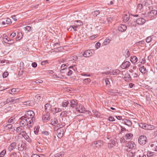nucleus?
<instances>
[{
    "label": "nucleus",
    "instance_id": "nucleus-1",
    "mask_svg": "<svg viewBox=\"0 0 157 157\" xmlns=\"http://www.w3.org/2000/svg\"><path fill=\"white\" fill-rule=\"evenodd\" d=\"M34 112L32 110L26 111L24 115L20 118L21 124L22 125H26L28 128L32 127L35 119Z\"/></svg>",
    "mask_w": 157,
    "mask_h": 157
},
{
    "label": "nucleus",
    "instance_id": "nucleus-2",
    "mask_svg": "<svg viewBox=\"0 0 157 157\" xmlns=\"http://www.w3.org/2000/svg\"><path fill=\"white\" fill-rule=\"evenodd\" d=\"M139 125L140 128L145 130H151L154 128V126L152 125L142 122L139 123Z\"/></svg>",
    "mask_w": 157,
    "mask_h": 157
},
{
    "label": "nucleus",
    "instance_id": "nucleus-3",
    "mask_svg": "<svg viewBox=\"0 0 157 157\" xmlns=\"http://www.w3.org/2000/svg\"><path fill=\"white\" fill-rule=\"evenodd\" d=\"M147 138L146 136L142 135L139 137L138 142L140 144L144 145L147 142Z\"/></svg>",
    "mask_w": 157,
    "mask_h": 157
},
{
    "label": "nucleus",
    "instance_id": "nucleus-4",
    "mask_svg": "<svg viewBox=\"0 0 157 157\" xmlns=\"http://www.w3.org/2000/svg\"><path fill=\"white\" fill-rule=\"evenodd\" d=\"M94 53V51L93 50H88L83 52L82 56L85 57H89L92 56Z\"/></svg>",
    "mask_w": 157,
    "mask_h": 157
},
{
    "label": "nucleus",
    "instance_id": "nucleus-5",
    "mask_svg": "<svg viewBox=\"0 0 157 157\" xmlns=\"http://www.w3.org/2000/svg\"><path fill=\"white\" fill-rule=\"evenodd\" d=\"M92 145L94 147L99 148L103 145V142L101 140L95 141L92 142Z\"/></svg>",
    "mask_w": 157,
    "mask_h": 157
},
{
    "label": "nucleus",
    "instance_id": "nucleus-6",
    "mask_svg": "<svg viewBox=\"0 0 157 157\" xmlns=\"http://www.w3.org/2000/svg\"><path fill=\"white\" fill-rule=\"evenodd\" d=\"M19 124L20 126L17 127L16 129V132L17 133H19V135H21L22 134V132H25L24 131L25 129L24 127L26 126V125H22L21 124V121L19 122Z\"/></svg>",
    "mask_w": 157,
    "mask_h": 157
},
{
    "label": "nucleus",
    "instance_id": "nucleus-7",
    "mask_svg": "<svg viewBox=\"0 0 157 157\" xmlns=\"http://www.w3.org/2000/svg\"><path fill=\"white\" fill-rule=\"evenodd\" d=\"M138 18L136 19V23L138 25H142L144 24L145 22V19L142 18V17H139Z\"/></svg>",
    "mask_w": 157,
    "mask_h": 157
},
{
    "label": "nucleus",
    "instance_id": "nucleus-8",
    "mask_svg": "<svg viewBox=\"0 0 157 157\" xmlns=\"http://www.w3.org/2000/svg\"><path fill=\"white\" fill-rule=\"evenodd\" d=\"M21 135L22 137H23L27 141L29 142H31V140L29 138V136L26 132H23Z\"/></svg>",
    "mask_w": 157,
    "mask_h": 157
},
{
    "label": "nucleus",
    "instance_id": "nucleus-9",
    "mask_svg": "<svg viewBox=\"0 0 157 157\" xmlns=\"http://www.w3.org/2000/svg\"><path fill=\"white\" fill-rule=\"evenodd\" d=\"M157 14V10H152L148 12V17L151 18L152 17L155 16Z\"/></svg>",
    "mask_w": 157,
    "mask_h": 157
},
{
    "label": "nucleus",
    "instance_id": "nucleus-10",
    "mask_svg": "<svg viewBox=\"0 0 157 157\" xmlns=\"http://www.w3.org/2000/svg\"><path fill=\"white\" fill-rule=\"evenodd\" d=\"M76 109V111L80 113H83L85 111V107L81 105L77 106Z\"/></svg>",
    "mask_w": 157,
    "mask_h": 157
},
{
    "label": "nucleus",
    "instance_id": "nucleus-11",
    "mask_svg": "<svg viewBox=\"0 0 157 157\" xmlns=\"http://www.w3.org/2000/svg\"><path fill=\"white\" fill-rule=\"evenodd\" d=\"M42 119L44 122H46L50 120V116L49 114L47 113L43 116Z\"/></svg>",
    "mask_w": 157,
    "mask_h": 157
},
{
    "label": "nucleus",
    "instance_id": "nucleus-12",
    "mask_svg": "<svg viewBox=\"0 0 157 157\" xmlns=\"http://www.w3.org/2000/svg\"><path fill=\"white\" fill-rule=\"evenodd\" d=\"M45 111L48 113L50 111H52L51 105L48 103H47L44 106Z\"/></svg>",
    "mask_w": 157,
    "mask_h": 157
},
{
    "label": "nucleus",
    "instance_id": "nucleus-13",
    "mask_svg": "<svg viewBox=\"0 0 157 157\" xmlns=\"http://www.w3.org/2000/svg\"><path fill=\"white\" fill-rule=\"evenodd\" d=\"M16 144L15 142L11 143L8 147V150L9 151H11L14 149L16 147Z\"/></svg>",
    "mask_w": 157,
    "mask_h": 157
},
{
    "label": "nucleus",
    "instance_id": "nucleus-14",
    "mask_svg": "<svg viewBox=\"0 0 157 157\" xmlns=\"http://www.w3.org/2000/svg\"><path fill=\"white\" fill-rule=\"evenodd\" d=\"M118 30L121 32L125 31L127 29V27L124 25H120L118 27Z\"/></svg>",
    "mask_w": 157,
    "mask_h": 157
},
{
    "label": "nucleus",
    "instance_id": "nucleus-15",
    "mask_svg": "<svg viewBox=\"0 0 157 157\" xmlns=\"http://www.w3.org/2000/svg\"><path fill=\"white\" fill-rule=\"evenodd\" d=\"M130 65V63L129 62L125 61L122 63L121 67L123 69H125L129 67Z\"/></svg>",
    "mask_w": 157,
    "mask_h": 157
},
{
    "label": "nucleus",
    "instance_id": "nucleus-16",
    "mask_svg": "<svg viewBox=\"0 0 157 157\" xmlns=\"http://www.w3.org/2000/svg\"><path fill=\"white\" fill-rule=\"evenodd\" d=\"M78 104L77 100H72L70 101L71 106L72 108H74L76 107Z\"/></svg>",
    "mask_w": 157,
    "mask_h": 157
},
{
    "label": "nucleus",
    "instance_id": "nucleus-17",
    "mask_svg": "<svg viewBox=\"0 0 157 157\" xmlns=\"http://www.w3.org/2000/svg\"><path fill=\"white\" fill-rule=\"evenodd\" d=\"M25 144V143L21 142V145L20 144L18 146V150L19 151H22L24 149Z\"/></svg>",
    "mask_w": 157,
    "mask_h": 157
},
{
    "label": "nucleus",
    "instance_id": "nucleus-18",
    "mask_svg": "<svg viewBox=\"0 0 157 157\" xmlns=\"http://www.w3.org/2000/svg\"><path fill=\"white\" fill-rule=\"evenodd\" d=\"M11 19L8 18H7L6 20H5L4 21H3L2 22V24L3 25H5L6 24H11Z\"/></svg>",
    "mask_w": 157,
    "mask_h": 157
},
{
    "label": "nucleus",
    "instance_id": "nucleus-19",
    "mask_svg": "<svg viewBox=\"0 0 157 157\" xmlns=\"http://www.w3.org/2000/svg\"><path fill=\"white\" fill-rule=\"evenodd\" d=\"M123 121L124 124L128 126H130L132 125V122L129 120L127 119H123Z\"/></svg>",
    "mask_w": 157,
    "mask_h": 157
},
{
    "label": "nucleus",
    "instance_id": "nucleus-20",
    "mask_svg": "<svg viewBox=\"0 0 157 157\" xmlns=\"http://www.w3.org/2000/svg\"><path fill=\"white\" fill-rule=\"evenodd\" d=\"M61 111L62 109L60 108L56 107L53 108L52 109V112L54 114L61 112Z\"/></svg>",
    "mask_w": 157,
    "mask_h": 157
},
{
    "label": "nucleus",
    "instance_id": "nucleus-21",
    "mask_svg": "<svg viewBox=\"0 0 157 157\" xmlns=\"http://www.w3.org/2000/svg\"><path fill=\"white\" fill-rule=\"evenodd\" d=\"M135 144L133 142H128L127 144V147L129 149L133 148Z\"/></svg>",
    "mask_w": 157,
    "mask_h": 157
},
{
    "label": "nucleus",
    "instance_id": "nucleus-22",
    "mask_svg": "<svg viewBox=\"0 0 157 157\" xmlns=\"http://www.w3.org/2000/svg\"><path fill=\"white\" fill-rule=\"evenodd\" d=\"M64 155V152L62 151L57 153L55 155L52 156L50 157H63Z\"/></svg>",
    "mask_w": 157,
    "mask_h": 157
},
{
    "label": "nucleus",
    "instance_id": "nucleus-23",
    "mask_svg": "<svg viewBox=\"0 0 157 157\" xmlns=\"http://www.w3.org/2000/svg\"><path fill=\"white\" fill-rule=\"evenodd\" d=\"M123 54L126 58L129 57L130 55V53L129 50L127 49H124Z\"/></svg>",
    "mask_w": 157,
    "mask_h": 157
},
{
    "label": "nucleus",
    "instance_id": "nucleus-24",
    "mask_svg": "<svg viewBox=\"0 0 157 157\" xmlns=\"http://www.w3.org/2000/svg\"><path fill=\"white\" fill-rule=\"evenodd\" d=\"M133 136V135L131 133H127L124 136V137L126 140L130 139Z\"/></svg>",
    "mask_w": 157,
    "mask_h": 157
},
{
    "label": "nucleus",
    "instance_id": "nucleus-25",
    "mask_svg": "<svg viewBox=\"0 0 157 157\" xmlns=\"http://www.w3.org/2000/svg\"><path fill=\"white\" fill-rule=\"evenodd\" d=\"M4 41L6 43H8V42L12 40H10L6 35H4L2 37Z\"/></svg>",
    "mask_w": 157,
    "mask_h": 157
},
{
    "label": "nucleus",
    "instance_id": "nucleus-26",
    "mask_svg": "<svg viewBox=\"0 0 157 157\" xmlns=\"http://www.w3.org/2000/svg\"><path fill=\"white\" fill-rule=\"evenodd\" d=\"M110 142H111L109 143L108 144V147L109 148H112L116 144V142L114 141L111 140Z\"/></svg>",
    "mask_w": 157,
    "mask_h": 157
},
{
    "label": "nucleus",
    "instance_id": "nucleus-27",
    "mask_svg": "<svg viewBox=\"0 0 157 157\" xmlns=\"http://www.w3.org/2000/svg\"><path fill=\"white\" fill-rule=\"evenodd\" d=\"M123 21L124 22H126L128 21L129 19V15L125 14L123 16Z\"/></svg>",
    "mask_w": 157,
    "mask_h": 157
},
{
    "label": "nucleus",
    "instance_id": "nucleus-28",
    "mask_svg": "<svg viewBox=\"0 0 157 157\" xmlns=\"http://www.w3.org/2000/svg\"><path fill=\"white\" fill-rule=\"evenodd\" d=\"M139 70L143 74H145L147 72V70L146 68L144 67V66H142L140 68Z\"/></svg>",
    "mask_w": 157,
    "mask_h": 157
},
{
    "label": "nucleus",
    "instance_id": "nucleus-29",
    "mask_svg": "<svg viewBox=\"0 0 157 157\" xmlns=\"http://www.w3.org/2000/svg\"><path fill=\"white\" fill-rule=\"evenodd\" d=\"M130 60L132 63H135L137 62V58L136 56H131Z\"/></svg>",
    "mask_w": 157,
    "mask_h": 157
},
{
    "label": "nucleus",
    "instance_id": "nucleus-30",
    "mask_svg": "<svg viewBox=\"0 0 157 157\" xmlns=\"http://www.w3.org/2000/svg\"><path fill=\"white\" fill-rule=\"evenodd\" d=\"M120 71L118 69H115L112 71H110V74L115 75H117L120 73Z\"/></svg>",
    "mask_w": 157,
    "mask_h": 157
},
{
    "label": "nucleus",
    "instance_id": "nucleus-31",
    "mask_svg": "<svg viewBox=\"0 0 157 157\" xmlns=\"http://www.w3.org/2000/svg\"><path fill=\"white\" fill-rule=\"evenodd\" d=\"M100 13V12L99 10H96L94 12H93L91 13L92 15L96 17Z\"/></svg>",
    "mask_w": 157,
    "mask_h": 157
},
{
    "label": "nucleus",
    "instance_id": "nucleus-32",
    "mask_svg": "<svg viewBox=\"0 0 157 157\" xmlns=\"http://www.w3.org/2000/svg\"><path fill=\"white\" fill-rule=\"evenodd\" d=\"M58 120L54 118V119L52 120V124L54 126H57L58 127Z\"/></svg>",
    "mask_w": 157,
    "mask_h": 157
},
{
    "label": "nucleus",
    "instance_id": "nucleus-33",
    "mask_svg": "<svg viewBox=\"0 0 157 157\" xmlns=\"http://www.w3.org/2000/svg\"><path fill=\"white\" fill-rule=\"evenodd\" d=\"M91 81L90 79V78H87L83 80V83L84 84H89Z\"/></svg>",
    "mask_w": 157,
    "mask_h": 157
},
{
    "label": "nucleus",
    "instance_id": "nucleus-34",
    "mask_svg": "<svg viewBox=\"0 0 157 157\" xmlns=\"http://www.w3.org/2000/svg\"><path fill=\"white\" fill-rule=\"evenodd\" d=\"M78 27V26H70L69 28L68 29V30H70L71 31H72L71 29L72 28L74 31H77V28Z\"/></svg>",
    "mask_w": 157,
    "mask_h": 157
},
{
    "label": "nucleus",
    "instance_id": "nucleus-35",
    "mask_svg": "<svg viewBox=\"0 0 157 157\" xmlns=\"http://www.w3.org/2000/svg\"><path fill=\"white\" fill-rule=\"evenodd\" d=\"M68 104V101H67L65 100L63 102L62 106L63 107H66L67 106Z\"/></svg>",
    "mask_w": 157,
    "mask_h": 157
},
{
    "label": "nucleus",
    "instance_id": "nucleus-36",
    "mask_svg": "<svg viewBox=\"0 0 157 157\" xmlns=\"http://www.w3.org/2000/svg\"><path fill=\"white\" fill-rule=\"evenodd\" d=\"M17 89L16 88H12L11 90L8 91V93L12 94H15Z\"/></svg>",
    "mask_w": 157,
    "mask_h": 157
},
{
    "label": "nucleus",
    "instance_id": "nucleus-37",
    "mask_svg": "<svg viewBox=\"0 0 157 157\" xmlns=\"http://www.w3.org/2000/svg\"><path fill=\"white\" fill-rule=\"evenodd\" d=\"M124 78H126V79H125V81L130 80L131 79V76H130V75H129L128 73H127V74H125V76Z\"/></svg>",
    "mask_w": 157,
    "mask_h": 157
},
{
    "label": "nucleus",
    "instance_id": "nucleus-38",
    "mask_svg": "<svg viewBox=\"0 0 157 157\" xmlns=\"http://www.w3.org/2000/svg\"><path fill=\"white\" fill-rule=\"evenodd\" d=\"M155 152L148 151L147 153V156L148 157H151L153 156Z\"/></svg>",
    "mask_w": 157,
    "mask_h": 157
},
{
    "label": "nucleus",
    "instance_id": "nucleus-39",
    "mask_svg": "<svg viewBox=\"0 0 157 157\" xmlns=\"http://www.w3.org/2000/svg\"><path fill=\"white\" fill-rule=\"evenodd\" d=\"M39 128L40 127L38 126H37L36 127H35L34 128V132L35 134L37 135L38 134Z\"/></svg>",
    "mask_w": 157,
    "mask_h": 157
},
{
    "label": "nucleus",
    "instance_id": "nucleus-40",
    "mask_svg": "<svg viewBox=\"0 0 157 157\" xmlns=\"http://www.w3.org/2000/svg\"><path fill=\"white\" fill-rule=\"evenodd\" d=\"M73 67H74V66H70L69 67V68L67 69L68 70V71L67 72L68 75H70L72 74V71L71 70V69H70V68H72Z\"/></svg>",
    "mask_w": 157,
    "mask_h": 157
},
{
    "label": "nucleus",
    "instance_id": "nucleus-41",
    "mask_svg": "<svg viewBox=\"0 0 157 157\" xmlns=\"http://www.w3.org/2000/svg\"><path fill=\"white\" fill-rule=\"evenodd\" d=\"M71 60H73L74 61H76L78 59V57L75 55H73L71 56Z\"/></svg>",
    "mask_w": 157,
    "mask_h": 157
},
{
    "label": "nucleus",
    "instance_id": "nucleus-42",
    "mask_svg": "<svg viewBox=\"0 0 157 157\" xmlns=\"http://www.w3.org/2000/svg\"><path fill=\"white\" fill-rule=\"evenodd\" d=\"M67 67H68V65L67 64H62L61 67V69H67Z\"/></svg>",
    "mask_w": 157,
    "mask_h": 157
},
{
    "label": "nucleus",
    "instance_id": "nucleus-43",
    "mask_svg": "<svg viewBox=\"0 0 157 157\" xmlns=\"http://www.w3.org/2000/svg\"><path fill=\"white\" fill-rule=\"evenodd\" d=\"M110 40H109V39L106 38L104 41L103 43V44H104V45H106L110 42Z\"/></svg>",
    "mask_w": 157,
    "mask_h": 157
},
{
    "label": "nucleus",
    "instance_id": "nucleus-44",
    "mask_svg": "<svg viewBox=\"0 0 157 157\" xmlns=\"http://www.w3.org/2000/svg\"><path fill=\"white\" fill-rule=\"evenodd\" d=\"M6 152V150H3L0 153V157H3Z\"/></svg>",
    "mask_w": 157,
    "mask_h": 157
},
{
    "label": "nucleus",
    "instance_id": "nucleus-45",
    "mask_svg": "<svg viewBox=\"0 0 157 157\" xmlns=\"http://www.w3.org/2000/svg\"><path fill=\"white\" fill-rule=\"evenodd\" d=\"M31 104L32 103L30 101H28L24 102V104L26 105L31 106Z\"/></svg>",
    "mask_w": 157,
    "mask_h": 157
},
{
    "label": "nucleus",
    "instance_id": "nucleus-46",
    "mask_svg": "<svg viewBox=\"0 0 157 157\" xmlns=\"http://www.w3.org/2000/svg\"><path fill=\"white\" fill-rule=\"evenodd\" d=\"M8 72L7 71H5L3 73L2 75L3 77V78H6L8 76Z\"/></svg>",
    "mask_w": 157,
    "mask_h": 157
},
{
    "label": "nucleus",
    "instance_id": "nucleus-47",
    "mask_svg": "<svg viewBox=\"0 0 157 157\" xmlns=\"http://www.w3.org/2000/svg\"><path fill=\"white\" fill-rule=\"evenodd\" d=\"M144 40H141L137 42L136 43V44L137 45H139L141 46L142 45H144Z\"/></svg>",
    "mask_w": 157,
    "mask_h": 157
},
{
    "label": "nucleus",
    "instance_id": "nucleus-48",
    "mask_svg": "<svg viewBox=\"0 0 157 157\" xmlns=\"http://www.w3.org/2000/svg\"><path fill=\"white\" fill-rule=\"evenodd\" d=\"M152 39L151 36H149L146 39V41L147 43H150Z\"/></svg>",
    "mask_w": 157,
    "mask_h": 157
},
{
    "label": "nucleus",
    "instance_id": "nucleus-49",
    "mask_svg": "<svg viewBox=\"0 0 157 157\" xmlns=\"http://www.w3.org/2000/svg\"><path fill=\"white\" fill-rule=\"evenodd\" d=\"M137 7V9L141 10L143 8V4H139L138 5Z\"/></svg>",
    "mask_w": 157,
    "mask_h": 157
},
{
    "label": "nucleus",
    "instance_id": "nucleus-50",
    "mask_svg": "<svg viewBox=\"0 0 157 157\" xmlns=\"http://www.w3.org/2000/svg\"><path fill=\"white\" fill-rule=\"evenodd\" d=\"M8 129H11L12 128L13 125L11 124H7L6 126Z\"/></svg>",
    "mask_w": 157,
    "mask_h": 157
},
{
    "label": "nucleus",
    "instance_id": "nucleus-51",
    "mask_svg": "<svg viewBox=\"0 0 157 157\" xmlns=\"http://www.w3.org/2000/svg\"><path fill=\"white\" fill-rule=\"evenodd\" d=\"M108 120L110 121H115V119L113 117H109L108 119Z\"/></svg>",
    "mask_w": 157,
    "mask_h": 157
},
{
    "label": "nucleus",
    "instance_id": "nucleus-52",
    "mask_svg": "<svg viewBox=\"0 0 157 157\" xmlns=\"http://www.w3.org/2000/svg\"><path fill=\"white\" fill-rule=\"evenodd\" d=\"M25 29L28 32H30L31 30V27L30 26H27L25 27Z\"/></svg>",
    "mask_w": 157,
    "mask_h": 157
},
{
    "label": "nucleus",
    "instance_id": "nucleus-53",
    "mask_svg": "<svg viewBox=\"0 0 157 157\" xmlns=\"http://www.w3.org/2000/svg\"><path fill=\"white\" fill-rule=\"evenodd\" d=\"M139 75H139L138 73L136 72L135 73L132 75V76H133L134 78H137L139 77Z\"/></svg>",
    "mask_w": 157,
    "mask_h": 157
},
{
    "label": "nucleus",
    "instance_id": "nucleus-54",
    "mask_svg": "<svg viewBox=\"0 0 157 157\" xmlns=\"http://www.w3.org/2000/svg\"><path fill=\"white\" fill-rule=\"evenodd\" d=\"M125 140L126 139H125L124 136H123L120 138V141L121 143H124L125 142Z\"/></svg>",
    "mask_w": 157,
    "mask_h": 157
},
{
    "label": "nucleus",
    "instance_id": "nucleus-55",
    "mask_svg": "<svg viewBox=\"0 0 157 157\" xmlns=\"http://www.w3.org/2000/svg\"><path fill=\"white\" fill-rule=\"evenodd\" d=\"M17 154L16 152H14L11 153L10 157H15L17 156Z\"/></svg>",
    "mask_w": 157,
    "mask_h": 157
},
{
    "label": "nucleus",
    "instance_id": "nucleus-56",
    "mask_svg": "<svg viewBox=\"0 0 157 157\" xmlns=\"http://www.w3.org/2000/svg\"><path fill=\"white\" fill-rule=\"evenodd\" d=\"M128 155L130 157H134L135 156V153H133L132 152H130L128 153Z\"/></svg>",
    "mask_w": 157,
    "mask_h": 157
},
{
    "label": "nucleus",
    "instance_id": "nucleus-57",
    "mask_svg": "<svg viewBox=\"0 0 157 157\" xmlns=\"http://www.w3.org/2000/svg\"><path fill=\"white\" fill-rule=\"evenodd\" d=\"M97 36H98L97 35L91 36H90V38L91 40H93L95 38H96Z\"/></svg>",
    "mask_w": 157,
    "mask_h": 157
},
{
    "label": "nucleus",
    "instance_id": "nucleus-58",
    "mask_svg": "<svg viewBox=\"0 0 157 157\" xmlns=\"http://www.w3.org/2000/svg\"><path fill=\"white\" fill-rule=\"evenodd\" d=\"M41 133L42 134L46 136L49 135V133L48 131H43Z\"/></svg>",
    "mask_w": 157,
    "mask_h": 157
},
{
    "label": "nucleus",
    "instance_id": "nucleus-59",
    "mask_svg": "<svg viewBox=\"0 0 157 157\" xmlns=\"http://www.w3.org/2000/svg\"><path fill=\"white\" fill-rule=\"evenodd\" d=\"M15 118L12 117H10L8 120V123H11L12 122L13 119H14Z\"/></svg>",
    "mask_w": 157,
    "mask_h": 157
},
{
    "label": "nucleus",
    "instance_id": "nucleus-60",
    "mask_svg": "<svg viewBox=\"0 0 157 157\" xmlns=\"http://www.w3.org/2000/svg\"><path fill=\"white\" fill-rule=\"evenodd\" d=\"M48 60L43 61L41 62V64L42 65H44L45 64L48 63Z\"/></svg>",
    "mask_w": 157,
    "mask_h": 157
},
{
    "label": "nucleus",
    "instance_id": "nucleus-61",
    "mask_svg": "<svg viewBox=\"0 0 157 157\" xmlns=\"http://www.w3.org/2000/svg\"><path fill=\"white\" fill-rule=\"evenodd\" d=\"M11 101L10 99H7L4 102V104L5 105L7 104L8 103H9L11 102Z\"/></svg>",
    "mask_w": 157,
    "mask_h": 157
},
{
    "label": "nucleus",
    "instance_id": "nucleus-62",
    "mask_svg": "<svg viewBox=\"0 0 157 157\" xmlns=\"http://www.w3.org/2000/svg\"><path fill=\"white\" fill-rule=\"evenodd\" d=\"M77 22L78 23V25H82L83 23H82V21H78L77 20L75 22Z\"/></svg>",
    "mask_w": 157,
    "mask_h": 157
},
{
    "label": "nucleus",
    "instance_id": "nucleus-63",
    "mask_svg": "<svg viewBox=\"0 0 157 157\" xmlns=\"http://www.w3.org/2000/svg\"><path fill=\"white\" fill-rule=\"evenodd\" d=\"M32 66L33 67L35 68L37 66V64L36 62H33L32 63Z\"/></svg>",
    "mask_w": 157,
    "mask_h": 157
},
{
    "label": "nucleus",
    "instance_id": "nucleus-64",
    "mask_svg": "<svg viewBox=\"0 0 157 157\" xmlns=\"http://www.w3.org/2000/svg\"><path fill=\"white\" fill-rule=\"evenodd\" d=\"M31 157H41L40 156L36 154H33L31 156Z\"/></svg>",
    "mask_w": 157,
    "mask_h": 157
}]
</instances>
